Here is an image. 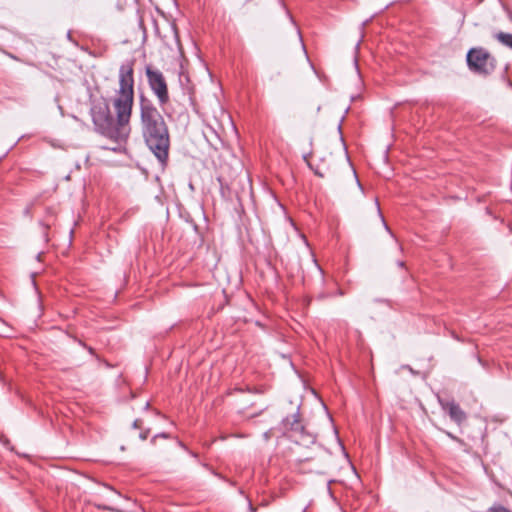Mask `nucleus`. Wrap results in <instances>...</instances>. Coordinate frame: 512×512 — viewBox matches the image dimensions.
I'll return each mask as SVG.
<instances>
[{
  "label": "nucleus",
  "instance_id": "f8f14e48",
  "mask_svg": "<svg viewBox=\"0 0 512 512\" xmlns=\"http://www.w3.org/2000/svg\"><path fill=\"white\" fill-rule=\"evenodd\" d=\"M149 433H150V429L149 428L142 430L140 432V434H139L140 439L141 440H146L148 435H149Z\"/></svg>",
  "mask_w": 512,
  "mask_h": 512
},
{
  "label": "nucleus",
  "instance_id": "20e7f679",
  "mask_svg": "<svg viewBox=\"0 0 512 512\" xmlns=\"http://www.w3.org/2000/svg\"><path fill=\"white\" fill-rule=\"evenodd\" d=\"M281 429L283 433H290V437L298 444L308 445L315 442V436L305 430L298 411L282 420Z\"/></svg>",
  "mask_w": 512,
  "mask_h": 512
},
{
  "label": "nucleus",
  "instance_id": "a211bd4d",
  "mask_svg": "<svg viewBox=\"0 0 512 512\" xmlns=\"http://www.w3.org/2000/svg\"><path fill=\"white\" fill-rule=\"evenodd\" d=\"M88 350H89V352H90L91 354H93V352H94L93 348H91V347H90Z\"/></svg>",
  "mask_w": 512,
  "mask_h": 512
},
{
  "label": "nucleus",
  "instance_id": "6e6552de",
  "mask_svg": "<svg viewBox=\"0 0 512 512\" xmlns=\"http://www.w3.org/2000/svg\"><path fill=\"white\" fill-rule=\"evenodd\" d=\"M310 154H307V155H304L303 156V159L304 161L307 163V165L314 171L315 175L319 176V177H324L325 176V173L319 168H314L312 166V164L309 162L308 158H309Z\"/></svg>",
  "mask_w": 512,
  "mask_h": 512
},
{
  "label": "nucleus",
  "instance_id": "423d86ee",
  "mask_svg": "<svg viewBox=\"0 0 512 512\" xmlns=\"http://www.w3.org/2000/svg\"><path fill=\"white\" fill-rule=\"evenodd\" d=\"M442 408L448 413L450 418L457 424L462 423L466 419L465 412L454 401H440Z\"/></svg>",
  "mask_w": 512,
  "mask_h": 512
},
{
  "label": "nucleus",
  "instance_id": "ddd939ff",
  "mask_svg": "<svg viewBox=\"0 0 512 512\" xmlns=\"http://www.w3.org/2000/svg\"><path fill=\"white\" fill-rule=\"evenodd\" d=\"M97 507L100 509H103V510H108V511H118L117 509H115L113 507H110L108 505H103V504H99V505H97Z\"/></svg>",
  "mask_w": 512,
  "mask_h": 512
},
{
  "label": "nucleus",
  "instance_id": "0eeeda50",
  "mask_svg": "<svg viewBox=\"0 0 512 512\" xmlns=\"http://www.w3.org/2000/svg\"><path fill=\"white\" fill-rule=\"evenodd\" d=\"M494 37L504 46L512 49V34L505 32H498Z\"/></svg>",
  "mask_w": 512,
  "mask_h": 512
},
{
  "label": "nucleus",
  "instance_id": "7ed1b4c3",
  "mask_svg": "<svg viewBox=\"0 0 512 512\" xmlns=\"http://www.w3.org/2000/svg\"><path fill=\"white\" fill-rule=\"evenodd\" d=\"M469 69L480 75H489L496 66L494 57L484 48H472L467 53Z\"/></svg>",
  "mask_w": 512,
  "mask_h": 512
},
{
  "label": "nucleus",
  "instance_id": "f03ea898",
  "mask_svg": "<svg viewBox=\"0 0 512 512\" xmlns=\"http://www.w3.org/2000/svg\"><path fill=\"white\" fill-rule=\"evenodd\" d=\"M140 131L149 150L162 168L167 164L170 149V134L167 123L151 100L142 96L139 102Z\"/></svg>",
  "mask_w": 512,
  "mask_h": 512
},
{
  "label": "nucleus",
  "instance_id": "f3484780",
  "mask_svg": "<svg viewBox=\"0 0 512 512\" xmlns=\"http://www.w3.org/2000/svg\"><path fill=\"white\" fill-rule=\"evenodd\" d=\"M398 266H399V267H404V262L399 261V262H398Z\"/></svg>",
  "mask_w": 512,
  "mask_h": 512
},
{
  "label": "nucleus",
  "instance_id": "39448f33",
  "mask_svg": "<svg viewBox=\"0 0 512 512\" xmlns=\"http://www.w3.org/2000/svg\"><path fill=\"white\" fill-rule=\"evenodd\" d=\"M145 74L148 84L154 95L157 97L159 104L164 106L169 102V94L163 73L160 70L154 69L148 65L145 68Z\"/></svg>",
  "mask_w": 512,
  "mask_h": 512
},
{
  "label": "nucleus",
  "instance_id": "9b49d317",
  "mask_svg": "<svg viewBox=\"0 0 512 512\" xmlns=\"http://www.w3.org/2000/svg\"><path fill=\"white\" fill-rule=\"evenodd\" d=\"M133 428L135 429H143V421L141 419H136L133 424Z\"/></svg>",
  "mask_w": 512,
  "mask_h": 512
},
{
  "label": "nucleus",
  "instance_id": "9d476101",
  "mask_svg": "<svg viewBox=\"0 0 512 512\" xmlns=\"http://www.w3.org/2000/svg\"><path fill=\"white\" fill-rule=\"evenodd\" d=\"M376 209H377V212H378V214H379V216H380V218H381V220H382V222H383V224H384V226H385L386 230H387V231H390V230H389V227L387 226V224H386V223H385V221H384L383 215L381 214V210H380L379 203H378L377 201H376Z\"/></svg>",
  "mask_w": 512,
  "mask_h": 512
},
{
  "label": "nucleus",
  "instance_id": "2eb2a0df",
  "mask_svg": "<svg viewBox=\"0 0 512 512\" xmlns=\"http://www.w3.org/2000/svg\"><path fill=\"white\" fill-rule=\"evenodd\" d=\"M264 438H265V440H268L270 438V433L269 432H265L264 433Z\"/></svg>",
  "mask_w": 512,
  "mask_h": 512
},
{
  "label": "nucleus",
  "instance_id": "1a4fd4ad",
  "mask_svg": "<svg viewBox=\"0 0 512 512\" xmlns=\"http://www.w3.org/2000/svg\"><path fill=\"white\" fill-rule=\"evenodd\" d=\"M489 512H512L502 505H494L489 508Z\"/></svg>",
  "mask_w": 512,
  "mask_h": 512
},
{
  "label": "nucleus",
  "instance_id": "6ab92c4d",
  "mask_svg": "<svg viewBox=\"0 0 512 512\" xmlns=\"http://www.w3.org/2000/svg\"><path fill=\"white\" fill-rule=\"evenodd\" d=\"M179 445H180L181 447L185 448V446H184V444H183V443L179 442Z\"/></svg>",
  "mask_w": 512,
  "mask_h": 512
},
{
  "label": "nucleus",
  "instance_id": "4468645a",
  "mask_svg": "<svg viewBox=\"0 0 512 512\" xmlns=\"http://www.w3.org/2000/svg\"><path fill=\"white\" fill-rule=\"evenodd\" d=\"M158 437H161V438H168V437H169V435H168L167 433H160V434H157V435H155V436L153 437L152 442H154V441H155V439H156V438H158Z\"/></svg>",
  "mask_w": 512,
  "mask_h": 512
},
{
  "label": "nucleus",
  "instance_id": "dca6fc26",
  "mask_svg": "<svg viewBox=\"0 0 512 512\" xmlns=\"http://www.w3.org/2000/svg\"><path fill=\"white\" fill-rule=\"evenodd\" d=\"M249 508L251 512H255V508L251 504H249Z\"/></svg>",
  "mask_w": 512,
  "mask_h": 512
},
{
  "label": "nucleus",
  "instance_id": "f257e3e1",
  "mask_svg": "<svg viewBox=\"0 0 512 512\" xmlns=\"http://www.w3.org/2000/svg\"><path fill=\"white\" fill-rule=\"evenodd\" d=\"M133 62L123 63L119 68V89L112 100L116 118L111 114L108 103L95 102L90 114L95 131L104 137L120 143L130 133V119L134 103Z\"/></svg>",
  "mask_w": 512,
  "mask_h": 512
}]
</instances>
